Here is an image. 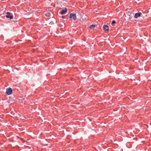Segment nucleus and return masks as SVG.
Here are the masks:
<instances>
[{
    "mask_svg": "<svg viewBox=\"0 0 151 151\" xmlns=\"http://www.w3.org/2000/svg\"><path fill=\"white\" fill-rule=\"evenodd\" d=\"M70 19L73 18L74 20H76V14L75 13L73 14L70 13V15L69 17Z\"/></svg>",
    "mask_w": 151,
    "mask_h": 151,
    "instance_id": "nucleus-1",
    "label": "nucleus"
},
{
    "mask_svg": "<svg viewBox=\"0 0 151 151\" xmlns=\"http://www.w3.org/2000/svg\"><path fill=\"white\" fill-rule=\"evenodd\" d=\"M6 17L7 18H9L10 19H13V15L12 14L9 12H7L6 13Z\"/></svg>",
    "mask_w": 151,
    "mask_h": 151,
    "instance_id": "nucleus-2",
    "label": "nucleus"
},
{
    "mask_svg": "<svg viewBox=\"0 0 151 151\" xmlns=\"http://www.w3.org/2000/svg\"><path fill=\"white\" fill-rule=\"evenodd\" d=\"M12 88H9L6 89V94L8 95H10L12 93Z\"/></svg>",
    "mask_w": 151,
    "mask_h": 151,
    "instance_id": "nucleus-3",
    "label": "nucleus"
},
{
    "mask_svg": "<svg viewBox=\"0 0 151 151\" xmlns=\"http://www.w3.org/2000/svg\"><path fill=\"white\" fill-rule=\"evenodd\" d=\"M103 29L105 31H108L109 30V27L107 25H104L103 26Z\"/></svg>",
    "mask_w": 151,
    "mask_h": 151,
    "instance_id": "nucleus-4",
    "label": "nucleus"
},
{
    "mask_svg": "<svg viewBox=\"0 0 151 151\" xmlns=\"http://www.w3.org/2000/svg\"><path fill=\"white\" fill-rule=\"evenodd\" d=\"M141 14L142 13L140 12H138V13H136L135 14L134 17L136 18H137L138 17H140L141 16Z\"/></svg>",
    "mask_w": 151,
    "mask_h": 151,
    "instance_id": "nucleus-5",
    "label": "nucleus"
},
{
    "mask_svg": "<svg viewBox=\"0 0 151 151\" xmlns=\"http://www.w3.org/2000/svg\"><path fill=\"white\" fill-rule=\"evenodd\" d=\"M67 11V9L66 8H65V9H63L61 11L60 13L61 14H65Z\"/></svg>",
    "mask_w": 151,
    "mask_h": 151,
    "instance_id": "nucleus-6",
    "label": "nucleus"
},
{
    "mask_svg": "<svg viewBox=\"0 0 151 151\" xmlns=\"http://www.w3.org/2000/svg\"><path fill=\"white\" fill-rule=\"evenodd\" d=\"M45 15L48 17H49L50 16V13L49 12H47L45 14Z\"/></svg>",
    "mask_w": 151,
    "mask_h": 151,
    "instance_id": "nucleus-7",
    "label": "nucleus"
},
{
    "mask_svg": "<svg viewBox=\"0 0 151 151\" xmlns=\"http://www.w3.org/2000/svg\"><path fill=\"white\" fill-rule=\"evenodd\" d=\"M96 25L94 24L91 25L90 26V28L91 29L95 27Z\"/></svg>",
    "mask_w": 151,
    "mask_h": 151,
    "instance_id": "nucleus-8",
    "label": "nucleus"
},
{
    "mask_svg": "<svg viewBox=\"0 0 151 151\" xmlns=\"http://www.w3.org/2000/svg\"><path fill=\"white\" fill-rule=\"evenodd\" d=\"M116 22L114 20L112 21V22H111V24L112 25H113L114 24L116 23Z\"/></svg>",
    "mask_w": 151,
    "mask_h": 151,
    "instance_id": "nucleus-9",
    "label": "nucleus"
},
{
    "mask_svg": "<svg viewBox=\"0 0 151 151\" xmlns=\"http://www.w3.org/2000/svg\"><path fill=\"white\" fill-rule=\"evenodd\" d=\"M64 16H63L62 17V18H64Z\"/></svg>",
    "mask_w": 151,
    "mask_h": 151,
    "instance_id": "nucleus-10",
    "label": "nucleus"
},
{
    "mask_svg": "<svg viewBox=\"0 0 151 151\" xmlns=\"http://www.w3.org/2000/svg\"><path fill=\"white\" fill-rule=\"evenodd\" d=\"M52 22H50V23H51Z\"/></svg>",
    "mask_w": 151,
    "mask_h": 151,
    "instance_id": "nucleus-11",
    "label": "nucleus"
}]
</instances>
